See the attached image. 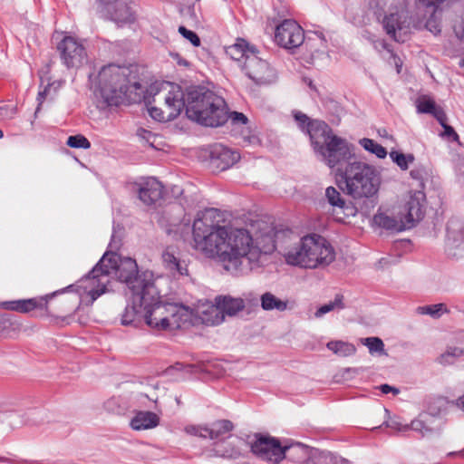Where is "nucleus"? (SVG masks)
<instances>
[{
    "label": "nucleus",
    "mask_w": 464,
    "mask_h": 464,
    "mask_svg": "<svg viewBox=\"0 0 464 464\" xmlns=\"http://www.w3.org/2000/svg\"><path fill=\"white\" fill-rule=\"evenodd\" d=\"M217 221L208 245L212 249H200L208 257H218L225 270L231 275L246 276L264 266L267 255L276 250L275 233L267 227L253 237L245 228H229Z\"/></svg>",
    "instance_id": "1"
},
{
    "label": "nucleus",
    "mask_w": 464,
    "mask_h": 464,
    "mask_svg": "<svg viewBox=\"0 0 464 464\" xmlns=\"http://www.w3.org/2000/svg\"><path fill=\"white\" fill-rule=\"evenodd\" d=\"M120 246L121 238H118L113 233L109 244L111 251L104 253L100 261L83 279V282L89 283V285L84 287L86 289L90 288L88 295L92 302L107 291V285L110 283L112 275L119 281L125 283L132 294H137V298L140 303L156 295L152 274L144 272L140 275L138 265L134 259L130 257L121 258L116 255L113 250L119 249Z\"/></svg>",
    "instance_id": "2"
},
{
    "label": "nucleus",
    "mask_w": 464,
    "mask_h": 464,
    "mask_svg": "<svg viewBox=\"0 0 464 464\" xmlns=\"http://www.w3.org/2000/svg\"><path fill=\"white\" fill-rule=\"evenodd\" d=\"M187 117L201 125L218 127L228 120L225 100L204 86H192L184 93Z\"/></svg>",
    "instance_id": "3"
},
{
    "label": "nucleus",
    "mask_w": 464,
    "mask_h": 464,
    "mask_svg": "<svg viewBox=\"0 0 464 464\" xmlns=\"http://www.w3.org/2000/svg\"><path fill=\"white\" fill-rule=\"evenodd\" d=\"M339 188L354 199L369 198L379 190L380 174L374 166L366 162L353 160L344 169H338Z\"/></svg>",
    "instance_id": "4"
},
{
    "label": "nucleus",
    "mask_w": 464,
    "mask_h": 464,
    "mask_svg": "<svg viewBox=\"0 0 464 464\" xmlns=\"http://www.w3.org/2000/svg\"><path fill=\"white\" fill-rule=\"evenodd\" d=\"M285 258L288 265L314 269L331 264L335 258V252L324 237L312 234L302 237L285 254Z\"/></svg>",
    "instance_id": "5"
},
{
    "label": "nucleus",
    "mask_w": 464,
    "mask_h": 464,
    "mask_svg": "<svg viewBox=\"0 0 464 464\" xmlns=\"http://www.w3.org/2000/svg\"><path fill=\"white\" fill-rule=\"evenodd\" d=\"M158 292L151 298L140 302V307L144 306L146 324L156 330H175L189 323L193 316L190 306L178 303H163L157 301Z\"/></svg>",
    "instance_id": "6"
},
{
    "label": "nucleus",
    "mask_w": 464,
    "mask_h": 464,
    "mask_svg": "<svg viewBox=\"0 0 464 464\" xmlns=\"http://www.w3.org/2000/svg\"><path fill=\"white\" fill-rule=\"evenodd\" d=\"M130 69L115 64L102 68L97 76L101 97L107 106L119 105L128 92L141 89V84L130 79Z\"/></svg>",
    "instance_id": "7"
},
{
    "label": "nucleus",
    "mask_w": 464,
    "mask_h": 464,
    "mask_svg": "<svg viewBox=\"0 0 464 464\" xmlns=\"http://www.w3.org/2000/svg\"><path fill=\"white\" fill-rule=\"evenodd\" d=\"M430 177V169L420 166L410 172L411 182L408 194V229L416 226L425 216L426 195L424 193L426 181Z\"/></svg>",
    "instance_id": "8"
},
{
    "label": "nucleus",
    "mask_w": 464,
    "mask_h": 464,
    "mask_svg": "<svg viewBox=\"0 0 464 464\" xmlns=\"http://www.w3.org/2000/svg\"><path fill=\"white\" fill-rule=\"evenodd\" d=\"M251 452L262 460L279 463L284 459V450L278 439L269 435L255 433L246 438Z\"/></svg>",
    "instance_id": "9"
},
{
    "label": "nucleus",
    "mask_w": 464,
    "mask_h": 464,
    "mask_svg": "<svg viewBox=\"0 0 464 464\" xmlns=\"http://www.w3.org/2000/svg\"><path fill=\"white\" fill-rule=\"evenodd\" d=\"M315 154L331 169L343 162H351L353 156V146L345 139L335 134Z\"/></svg>",
    "instance_id": "10"
},
{
    "label": "nucleus",
    "mask_w": 464,
    "mask_h": 464,
    "mask_svg": "<svg viewBox=\"0 0 464 464\" xmlns=\"http://www.w3.org/2000/svg\"><path fill=\"white\" fill-rule=\"evenodd\" d=\"M170 89L164 96V108L151 107L149 109L150 117L158 121L166 122L176 119L184 109V92L178 85L165 82Z\"/></svg>",
    "instance_id": "11"
},
{
    "label": "nucleus",
    "mask_w": 464,
    "mask_h": 464,
    "mask_svg": "<svg viewBox=\"0 0 464 464\" xmlns=\"http://www.w3.org/2000/svg\"><path fill=\"white\" fill-rule=\"evenodd\" d=\"M256 48L250 50L243 65L246 75L256 84H271L276 81V72L266 59L258 56Z\"/></svg>",
    "instance_id": "12"
},
{
    "label": "nucleus",
    "mask_w": 464,
    "mask_h": 464,
    "mask_svg": "<svg viewBox=\"0 0 464 464\" xmlns=\"http://www.w3.org/2000/svg\"><path fill=\"white\" fill-rule=\"evenodd\" d=\"M219 216L218 209L208 208L198 214L197 218L193 222L192 235L193 246L197 250L212 249L210 244L208 246V239L210 237V231H213L217 223V218Z\"/></svg>",
    "instance_id": "13"
},
{
    "label": "nucleus",
    "mask_w": 464,
    "mask_h": 464,
    "mask_svg": "<svg viewBox=\"0 0 464 464\" xmlns=\"http://www.w3.org/2000/svg\"><path fill=\"white\" fill-rule=\"evenodd\" d=\"M63 63L67 68H80L87 63V52L82 43L72 36H65L57 45Z\"/></svg>",
    "instance_id": "14"
},
{
    "label": "nucleus",
    "mask_w": 464,
    "mask_h": 464,
    "mask_svg": "<svg viewBox=\"0 0 464 464\" xmlns=\"http://www.w3.org/2000/svg\"><path fill=\"white\" fill-rule=\"evenodd\" d=\"M304 41L303 28L294 20H284L276 26L275 42L283 48L295 49Z\"/></svg>",
    "instance_id": "15"
},
{
    "label": "nucleus",
    "mask_w": 464,
    "mask_h": 464,
    "mask_svg": "<svg viewBox=\"0 0 464 464\" xmlns=\"http://www.w3.org/2000/svg\"><path fill=\"white\" fill-rule=\"evenodd\" d=\"M101 5V12L119 25L133 23L134 13L129 5L130 0H98Z\"/></svg>",
    "instance_id": "16"
},
{
    "label": "nucleus",
    "mask_w": 464,
    "mask_h": 464,
    "mask_svg": "<svg viewBox=\"0 0 464 464\" xmlns=\"http://www.w3.org/2000/svg\"><path fill=\"white\" fill-rule=\"evenodd\" d=\"M234 429V424L228 420H219L207 426H188L186 431L188 434L201 438H209L210 440L221 441L226 438H231L230 432Z\"/></svg>",
    "instance_id": "17"
},
{
    "label": "nucleus",
    "mask_w": 464,
    "mask_h": 464,
    "mask_svg": "<svg viewBox=\"0 0 464 464\" xmlns=\"http://www.w3.org/2000/svg\"><path fill=\"white\" fill-rule=\"evenodd\" d=\"M445 251L451 258L464 256V227L458 220L451 219L448 222Z\"/></svg>",
    "instance_id": "18"
},
{
    "label": "nucleus",
    "mask_w": 464,
    "mask_h": 464,
    "mask_svg": "<svg viewBox=\"0 0 464 464\" xmlns=\"http://www.w3.org/2000/svg\"><path fill=\"white\" fill-rule=\"evenodd\" d=\"M72 285L61 290L54 292L51 295H46L41 297H34L29 299L23 300H15V301H5L0 304L1 307L9 310V311H16L20 313H28L35 308H45L47 310L48 300L53 298L58 293H63L67 289L71 288Z\"/></svg>",
    "instance_id": "19"
},
{
    "label": "nucleus",
    "mask_w": 464,
    "mask_h": 464,
    "mask_svg": "<svg viewBox=\"0 0 464 464\" xmlns=\"http://www.w3.org/2000/svg\"><path fill=\"white\" fill-rule=\"evenodd\" d=\"M139 198L147 206L156 203L162 198L163 186L155 178L150 177L136 183Z\"/></svg>",
    "instance_id": "20"
},
{
    "label": "nucleus",
    "mask_w": 464,
    "mask_h": 464,
    "mask_svg": "<svg viewBox=\"0 0 464 464\" xmlns=\"http://www.w3.org/2000/svg\"><path fill=\"white\" fill-rule=\"evenodd\" d=\"M191 309L193 310V314H195V315L201 320L202 324L206 325H218L225 320L222 310L219 304H217L216 299L215 304H212L208 301H199V304L196 306V308Z\"/></svg>",
    "instance_id": "21"
},
{
    "label": "nucleus",
    "mask_w": 464,
    "mask_h": 464,
    "mask_svg": "<svg viewBox=\"0 0 464 464\" xmlns=\"http://www.w3.org/2000/svg\"><path fill=\"white\" fill-rule=\"evenodd\" d=\"M240 154L222 144H215L210 150L211 163L220 170H225L237 163Z\"/></svg>",
    "instance_id": "22"
},
{
    "label": "nucleus",
    "mask_w": 464,
    "mask_h": 464,
    "mask_svg": "<svg viewBox=\"0 0 464 464\" xmlns=\"http://www.w3.org/2000/svg\"><path fill=\"white\" fill-rule=\"evenodd\" d=\"M306 133L310 137L314 152H317L323 145L334 134L331 127L323 121L313 120L307 127Z\"/></svg>",
    "instance_id": "23"
},
{
    "label": "nucleus",
    "mask_w": 464,
    "mask_h": 464,
    "mask_svg": "<svg viewBox=\"0 0 464 464\" xmlns=\"http://www.w3.org/2000/svg\"><path fill=\"white\" fill-rule=\"evenodd\" d=\"M420 433L421 437L431 435L441 430V421L430 412L420 413L417 419L411 420L408 429Z\"/></svg>",
    "instance_id": "24"
},
{
    "label": "nucleus",
    "mask_w": 464,
    "mask_h": 464,
    "mask_svg": "<svg viewBox=\"0 0 464 464\" xmlns=\"http://www.w3.org/2000/svg\"><path fill=\"white\" fill-rule=\"evenodd\" d=\"M284 459L296 464H315L312 456V450L302 443L283 446Z\"/></svg>",
    "instance_id": "25"
},
{
    "label": "nucleus",
    "mask_w": 464,
    "mask_h": 464,
    "mask_svg": "<svg viewBox=\"0 0 464 464\" xmlns=\"http://www.w3.org/2000/svg\"><path fill=\"white\" fill-rule=\"evenodd\" d=\"M406 216L402 214L398 217L389 216L385 213H378L373 217V222L380 227L384 228L390 233H398L406 229L404 218Z\"/></svg>",
    "instance_id": "26"
},
{
    "label": "nucleus",
    "mask_w": 464,
    "mask_h": 464,
    "mask_svg": "<svg viewBox=\"0 0 464 464\" xmlns=\"http://www.w3.org/2000/svg\"><path fill=\"white\" fill-rule=\"evenodd\" d=\"M418 113L432 115L438 121H442L445 111L440 106H438L434 100L428 95H420L415 101Z\"/></svg>",
    "instance_id": "27"
},
{
    "label": "nucleus",
    "mask_w": 464,
    "mask_h": 464,
    "mask_svg": "<svg viewBox=\"0 0 464 464\" xmlns=\"http://www.w3.org/2000/svg\"><path fill=\"white\" fill-rule=\"evenodd\" d=\"M383 28L394 41L399 43L405 42L406 33L403 30V26L399 20L398 14H391L386 15L383 19Z\"/></svg>",
    "instance_id": "28"
},
{
    "label": "nucleus",
    "mask_w": 464,
    "mask_h": 464,
    "mask_svg": "<svg viewBox=\"0 0 464 464\" xmlns=\"http://www.w3.org/2000/svg\"><path fill=\"white\" fill-rule=\"evenodd\" d=\"M160 424V417L152 411H139L130 420V427L135 430H150Z\"/></svg>",
    "instance_id": "29"
},
{
    "label": "nucleus",
    "mask_w": 464,
    "mask_h": 464,
    "mask_svg": "<svg viewBox=\"0 0 464 464\" xmlns=\"http://www.w3.org/2000/svg\"><path fill=\"white\" fill-rule=\"evenodd\" d=\"M140 316L144 317V306L140 307V302L137 298V294H132L131 304H128L121 314V324L136 325V322Z\"/></svg>",
    "instance_id": "30"
},
{
    "label": "nucleus",
    "mask_w": 464,
    "mask_h": 464,
    "mask_svg": "<svg viewBox=\"0 0 464 464\" xmlns=\"http://www.w3.org/2000/svg\"><path fill=\"white\" fill-rule=\"evenodd\" d=\"M217 304H219L222 314L234 316L245 308V302L242 298H234L229 295H218L216 297Z\"/></svg>",
    "instance_id": "31"
},
{
    "label": "nucleus",
    "mask_w": 464,
    "mask_h": 464,
    "mask_svg": "<svg viewBox=\"0 0 464 464\" xmlns=\"http://www.w3.org/2000/svg\"><path fill=\"white\" fill-rule=\"evenodd\" d=\"M162 261L167 269L172 274L178 273L180 276L188 275V268L184 262L176 257L174 249L167 247L162 254Z\"/></svg>",
    "instance_id": "32"
},
{
    "label": "nucleus",
    "mask_w": 464,
    "mask_h": 464,
    "mask_svg": "<svg viewBox=\"0 0 464 464\" xmlns=\"http://www.w3.org/2000/svg\"><path fill=\"white\" fill-rule=\"evenodd\" d=\"M253 48L256 47L249 46L245 40L238 39L236 44L226 48V53L235 61H239L241 58H245V61H246V56Z\"/></svg>",
    "instance_id": "33"
},
{
    "label": "nucleus",
    "mask_w": 464,
    "mask_h": 464,
    "mask_svg": "<svg viewBox=\"0 0 464 464\" xmlns=\"http://www.w3.org/2000/svg\"><path fill=\"white\" fill-rule=\"evenodd\" d=\"M261 307L266 311L277 310L285 311L287 308V302L278 299L270 292H266L261 295Z\"/></svg>",
    "instance_id": "34"
},
{
    "label": "nucleus",
    "mask_w": 464,
    "mask_h": 464,
    "mask_svg": "<svg viewBox=\"0 0 464 464\" xmlns=\"http://www.w3.org/2000/svg\"><path fill=\"white\" fill-rule=\"evenodd\" d=\"M359 144L368 152L375 155L378 159H384L388 151L387 150L377 143L375 140L369 138H362L359 140Z\"/></svg>",
    "instance_id": "35"
},
{
    "label": "nucleus",
    "mask_w": 464,
    "mask_h": 464,
    "mask_svg": "<svg viewBox=\"0 0 464 464\" xmlns=\"http://www.w3.org/2000/svg\"><path fill=\"white\" fill-rule=\"evenodd\" d=\"M326 346L335 354L344 357L353 355L356 351L353 344L343 341H331Z\"/></svg>",
    "instance_id": "36"
},
{
    "label": "nucleus",
    "mask_w": 464,
    "mask_h": 464,
    "mask_svg": "<svg viewBox=\"0 0 464 464\" xmlns=\"http://www.w3.org/2000/svg\"><path fill=\"white\" fill-rule=\"evenodd\" d=\"M416 312L420 314H428L432 318H440L443 314L449 313L444 304L418 306Z\"/></svg>",
    "instance_id": "37"
},
{
    "label": "nucleus",
    "mask_w": 464,
    "mask_h": 464,
    "mask_svg": "<svg viewBox=\"0 0 464 464\" xmlns=\"http://www.w3.org/2000/svg\"><path fill=\"white\" fill-rule=\"evenodd\" d=\"M462 355H464V349L456 346H449L440 356L439 362L444 365L453 364L455 361Z\"/></svg>",
    "instance_id": "38"
},
{
    "label": "nucleus",
    "mask_w": 464,
    "mask_h": 464,
    "mask_svg": "<svg viewBox=\"0 0 464 464\" xmlns=\"http://www.w3.org/2000/svg\"><path fill=\"white\" fill-rule=\"evenodd\" d=\"M343 296L342 295H336L333 301H330L328 304H325L322 306H320L314 315L315 317L319 318L322 317L324 314L334 311V310H342L344 308L343 304Z\"/></svg>",
    "instance_id": "39"
},
{
    "label": "nucleus",
    "mask_w": 464,
    "mask_h": 464,
    "mask_svg": "<svg viewBox=\"0 0 464 464\" xmlns=\"http://www.w3.org/2000/svg\"><path fill=\"white\" fill-rule=\"evenodd\" d=\"M362 343L369 349L371 354H385L384 343L379 337H367L362 339Z\"/></svg>",
    "instance_id": "40"
},
{
    "label": "nucleus",
    "mask_w": 464,
    "mask_h": 464,
    "mask_svg": "<svg viewBox=\"0 0 464 464\" xmlns=\"http://www.w3.org/2000/svg\"><path fill=\"white\" fill-rule=\"evenodd\" d=\"M325 198L332 207L344 208L345 201L335 188L328 187L325 190Z\"/></svg>",
    "instance_id": "41"
},
{
    "label": "nucleus",
    "mask_w": 464,
    "mask_h": 464,
    "mask_svg": "<svg viewBox=\"0 0 464 464\" xmlns=\"http://www.w3.org/2000/svg\"><path fill=\"white\" fill-rule=\"evenodd\" d=\"M441 14L440 9H433L430 18L426 21L424 27L432 33L434 35L439 34L441 32V26L440 22V16Z\"/></svg>",
    "instance_id": "42"
},
{
    "label": "nucleus",
    "mask_w": 464,
    "mask_h": 464,
    "mask_svg": "<svg viewBox=\"0 0 464 464\" xmlns=\"http://www.w3.org/2000/svg\"><path fill=\"white\" fill-rule=\"evenodd\" d=\"M372 44L374 48L379 52H381L382 50H387L389 53H391V58L396 67V71L398 73H400L402 67V61L401 60L400 57H398L389 49V44L384 40L382 39L373 40Z\"/></svg>",
    "instance_id": "43"
},
{
    "label": "nucleus",
    "mask_w": 464,
    "mask_h": 464,
    "mask_svg": "<svg viewBox=\"0 0 464 464\" xmlns=\"http://www.w3.org/2000/svg\"><path fill=\"white\" fill-rule=\"evenodd\" d=\"M66 144L71 148L75 149H89L91 142L82 134L69 136Z\"/></svg>",
    "instance_id": "44"
},
{
    "label": "nucleus",
    "mask_w": 464,
    "mask_h": 464,
    "mask_svg": "<svg viewBox=\"0 0 464 464\" xmlns=\"http://www.w3.org/2000/svg\"><path fill=\"white\" fill-rule=\"evenodd\" d=\"M447 115L444 113V119L442 121H439V123L441 125V127L444 129V131L442 132V136L446 137L449 140L451 141H458L459 140V135L455 131V130L447 124Z\"/></svg>",
    "instance_id": "45"
},
{
    "label": "nucleus",
    "mask_w": 464,
    "mask_h": 464,
    "mask_svg": "<svg viewBox=\"0 0 464 464\" xmlns=\"http://www.w3.org/2000/svg\"><path fill=\"white\" fill-rule=\"evenodd\" d=\"M179 32L184 38L188 40L194 46L200 45V39L195 32L187 29L185 26H179Z\"/></svg>",
    "instance_id": "46"
},
{
    "label": "nucleus",
    "mask_w": 464,
    "mask_h": 464,
    "mask_svg": "<svg viewBox=\"0 0 464 464\" xmlns=\"http://www.w3.org/2000/svg\"><path fill=\"white\" fill-rule=\"evenodd\" d=\"M228 119L231 120L233 124L246 125L248 122L247 117L244 113L237 111L228 112Z\"/></svg>",
    "instance_id": "47"
},
{
    "label": "nucleus",
    "mask_w": 464,
    "mask_h": 464,
    "mask_svg": "<svg viewBox=\"0 0 464 464\" xmlns=\"http://www.w3.org/2000/svg\"><path fill=\"white\" fill-rule=\"evenodd\" d=\"M295 119L298 122L300 129L306 132L307 127L312 122V120L307 115L298 111L295 113Z\"/></svg>",
    "instance_id": "48"
},
{
    "label": "nucleus",
    "mask_w": 464,
    "mask_h": 464,
    "mask_svg": "<svg viewBox=\"0 0 464 464\" xmlns=\"http://www.w3.org/2000/svg\"><path fill=\"white\" fill-rule=\"evenodd\" d=\"M390 157L402 170L406 169V155L397 151L390 152Z\"/></svg>",
    "instance_id": "49"
},
{
    "label": "nucleus",
    "mask_w": 464,
    "mask_h": 464,
    "mask_svg": "<svg viewBox=\"0 0 464 464\" xmlns=\"http://www.w3.org/2000/svg\"><path fill=\"white\" fill-rule=\"evenodd\" d=\"M13 328V323L8 314H0V334Z\"/></svg>",
    "instance_id": "50"
},
{
    "label": "nucleus",
    "mask_w": 464,
    "mask_h": 464,
    "mask_svg": "<svg viewBox=\"0 0 464 464\" xmlns=\"http://www.w3.org/2000/svg\"><path fill=\"white\" fill-rule=\"evenodd\" d=\"M385 424H386V427H388L391 430H394V432H396V433L403 431L404 429L406 428V426L403 425L396 418L391 419L390 420H386Z\"/></svg>",
    "instance_id": "51"
},
{
    "label": "nucleus",
    "mask_w": 464,
    "mask_h": 464,
    "mask_svg": "<svg viewBox=\"0 0 464 464\" xmlns=\"http://www.w3.org/2000/svg\"><path fill=\"white\" fill-rule=\"evenodd\" d=\"M379 389L383 394L392 392L394 395H397L400 392V390L398 388L391 386L389 384H382L379 386Z\"/></svg>",
    "instance_id": "52"
},
{
    "label": "nucleus",
    "mask_w": 464,
    "mask_h": 464,
    "mask_svg": "<svg viewBox=\"0 0 464 464\" xmlns=\"http://www.w3.org/2000/svg\"><path fill=\"white\" fill-rule=\"evenodd\" d=\"M453 29L457 37L464 42V19L459 24L454 25Z\"/></svg>",
    "instance_id": "53"
},
{
    "label": "nucleus",
    "mask_w": 464,
    "mask_h": 464,
    "mask_svg": "<svg viewBox=\"0 0 464 464\" xmlns=\"http://www.w3.org/2000/svg\"><path fill=\"white\" fill-rule=\"evenodd\" d=\"M46 93H47V87L44 91L39 92L38 97H37V101H38L39 104H38V107H37L35 112H37L39 111L41 104L43 103V102L45 99Z\"/></svg>",
    "instance_id": "54"
},
{
    "label": "nucleus",
    "mask_w": 464,
    "mask_h": 464,
    "mask_svg": "<svg viewBox=\"0 0 464 464\" xmlns=\"http://www.w3.org/2000/svg\"><path fill=\"white\" fill-rule=\"evenodd\" d=\"M451 403L464 411V395L459 397L456 401H452Z\"/></svg>",
    "instance_id": "55"
},
{
    "label": "nucleus",
    "mask_w": 464,
    "mask_h": 464,
    "mask_svg": "<svg viewBox=\"0 0 464 464\" xmlns=\"http://www.w3.org/2000/svg\"><path fill=\"white\" fill-rule=\"evenodd\" d=\"M235 454H238V451L231 450L230 451L229 450H225V451L222 452V456L223 457H232Z\"/></svg>",
    "instance_id": "56"
},
{
    "label": "nucleus",
    "mask_w": 464,
    "mask_h": 464,
    "mask_svg": "<svg viewBox=\"0 0 464 464\" xmlns=\"http://www.w3.org/2000/svg\"><path fill=\"white\" fill-rule=\"evenodd\" d=\"M378 134H379V136L383 137V138H387L389 136L388 132L385 129H379Z\"/></svg>",
    "instance_id": "57"
},
{
    "label": "nucleus",
    "mask_w": 464,
    "mask_h": 464,
    "mask_svg": "<svg viewBox=\"0 0 464 464\" xmlns=\"http://www.w3.org/2000/svg\"><path fill=\"white\" fill-rule=\"evenodd\" d=\"M402 244H403V241L396 242V243L393 245V249H392V251H394V252H395V251H397V250L399 249V246H402Z\"/></svg>",
    "instance_id": "58"
},
{
    "label": "nucleus",
    "mask_w": 464,
    "mask_h": 464,
    "mask_svg": "<svg viewBox=\"0 0 464 464\" xmlns=\"http://www.w3.org/2000/svg\"><path fill=\"white\" fill-rule=\"evenodd\" d=\"M178 63L180 65H184V66H188V62L187 60H185V59H180V60H179Z\"/></svg>",
    "instance_id": "59"
},
{
    "label": "nucleus",
    "mask_w": 464,
    "mask_h": 464,
    "mask_svg": "<svg viewBox=\"0 0 464 464\" xmlns=\"http://www.w3.org/2000/svg\"><path fill=\"white\" fill-rule=\"evenodd\" d=\"M414 160V156L412 154L408 153V164L411 163Z\"/></svg>",
    "instance_id": "60"
},
{
    "label": "nucleus",
    "mask_w": 464,
    "mask_h": 464,
    "mask_svg": "<svg viewBox=\"0 0 464 464\" xmlns=\"http://www.w3.org/2000/svg\"><path fill=\"white\" fill-rule=\"evenodd\" d=\"M448 456H449V457H455V456H458V451H451V452H449V453H448Z\"/></svg>",
    "instance_id": "61"
},
{
    "label": "nucleus",
    "mask_w": 464,
    "mask_h": 464,
    "mask_svg": "<svg viewBox=\"0 0 464 464\" xmlns=\"http://www.w3.org/2000/svg\"><path fill=\"white\" fill-rule=\"evenodd\" d=\"M458 456L464 458V449L458 451Z\"/></svg>",
    "instance_id": "62"
},
{
    "label": "nucleus",
    "mask_w": 464,
    "mask_h": 464,
    "mask_svg": "<svg viewBox=\"0 0 464 464\" xmlns=\"http://www.w3.org/2000/svg\"><path fill=\"white\" fill-rule=\"evenodd\" d=\"M9 459L5 457H0V462H8Z\"/></svg>",
    "instance_id": "63"
},
{
    "label": "nucleus",
    "mask_w": 464,
    "mask_h": 464,
    "mask_svg": "<svg viewBox=\"0 0 464 464\" xmlns=\"http://www.w3.org/2000/svg\"><path fill=\"white\" fill-rule=\"evenodd\" d=\"M459 65L460 67H464V59H461L459 62Z\"/></svg>",
    "instance_id": "64"
}]
</instances>
